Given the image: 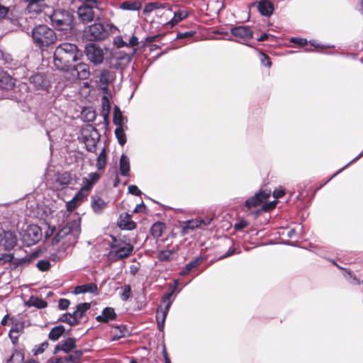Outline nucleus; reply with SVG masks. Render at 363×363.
<instances>
[{
	"mask_svg": "<svg viewBox=\"0 0 363 363\" xmlns=\"http://www.w3.org/2000/svg\"><path fill=\"white\" fill-rule=\"evenodd\" d=\"M82 57V51L76 44L62 43L55 50L53 62L58 70L69 72L72 65L80 61Z\"/></svg>",
	"mask_w": 363,
	"mask_h": 363,
	"instance_id": "nucleus-1",
	"label": "nucleus"
},
{
	"mask_svg": "<svg viewBox=\"0 0 363 363\" xmlns=\"http://www.w3.org/2000/svg\"><path fill=\"white\" fill-rule=\"evenodd\" d=\"M118 31V28L111 23L103 21L97 16L93 23L86 26L83 30V38L87 41H102L111 34Z\"/></svg>",
	"mask_w": 363,
	"mask_h": 363,
	"instance_id": "nucleus-2",
	"label": "nucleus"
},
{
	"mask_svg": "<svg viewBox=\"0 0 363 363\" xmlns=\"http://www.w3.org/2000/svg\"><path fill=\"white\" fill-rule=\"evenodd\" d=\"M30 36L33 45L42 51L47 50L57 40L54 30L45 24L35 26L31 30Z\"/></svg>",
	"mask_w": 363,
	"mask_h": 363,
	"instance_id": "nucleus-3",
	"label": "nucleus"
},
{
	"mask_svg": "<svg viewBox=\"0 0 363 363\" xmlns=\"http://www.w3.org/2000/svg\"><path fill=\"white\" fill-rule=\"evenodd\" d=\"M51 25L65 33H70L74 28V12L63 9H54L49 16Z\"/></svg>",
	"mask_w": 363,
	"mask_h": 363,
	"instance_id": "nucleus-4",
	"label": "nucleus"
},
{
	"mask_svg": "<svg viewBox=\"0 0 363 363\" xmlns=\"http://www.w3.org/2000/svg\"><path fill=\"white\" fill-rule=\"evenodd\" d=\"M18 244V238L16 232L11 230H1L0 231V248L6 252L14 249Z\"/></svg>",
	"mask_w": 363,
	"mask_h": 363,
	"instance_id": "nucleus-5",
	"label": "nucleus"
},
{
	"mask_svg": "<svg viewBox=\"0 0 363 363\" xmlns=\"http://www.w3.org/2000/svg\"><path fill=\"white\" fill-rule=\"evenodd\" d=\"M84 53L87 59L94 65H99L104 60L103 50L94 43H89L85 46Z\"/></svg>",
	"mask_w": 363,
	"mask_h": 363,
	"instance_id": "nucleus-6",
	"label": "nucleus"
},
{
	"mask_svg": "<svg viewBox=\"0 0 363 363\" xmlns=\"http://www.w3.org/2000/svg\"><path fill=\"white\" fill-rule=\"evenodd\" d=\"M42 238L41 228L37 225H28L24 230L23 239V242L30 246L35 245Z\"/></svg>",
	"mask_w": 363,
	"mask_h": 363,
	"instance_id": "nucleus-7",
	"label": "nucleus"
},
{
	"mask_svg": "<svg viewBox=\"0 0 363 363\" xmlns=\"http://www.w3.org/2000/svg\"><path fill=\"white\" fill-rule=\"evenodd\" d=\"M270 196V191L259 190L258 192L250 198L245 203V206L247 208H255L263 203Z\"/></svg>",
	"mask_w": 363,
	"mask_h": 363,
	"instance_id": "nucleus-8",
	"label": "nucleus"
},
{
	"mask_svg": "<svg viewBox=\"0 0 363 363\" xmlns=\"http://www.w3.org/2000/svg\"><path fill=\"white\" fill-rule=\"evenodd\" d=\"M134 246L129 241H126L123 245H120L113 251H111L110 254L113 256L114 260H121L128 257L132 255Z\"/></svg>",
	"mask_w": 363,
	"mask_h": 363,
	"instance_id": "nucleus-9",
	"label": "nucleus"
},
{
	"mask_svg": "<svg viewBox=\"0 0 363 363\" xmlns=\"http://www.w3.org/2000/svg\"><path fill=\"white\" fill-rule=\"evenodd\" d=\"M29 82L36 90H47L50 86V81L45 73L37 72L29 77Z\"/></svg>",
	"mask_w": 363,
	"mask_h": 363,
	"instance_id": "nucleus-10",
	"label": "nucleus"
},
{
	"mask_svg": "<svg viewBox=\"0 0 363 363\" xmlns=\"http://www.w3.org/2000/svg\"><path fill=\"white\" fill-rule=\"evenodd\" d=\"M94 8L88 4H82L77 9V15L79 21L85 24L89 22L95 21Z\"/></svg>",
	"mask_w": 363,
	"mask_h": 363,
	"instance_id": "nucleus-11",
	"label": "nucleus"
},
{
	"mask_svg": "<svg viewBox=\"0 0 363 363\" xmlns=\"http://www.w3.org/2000/svg\"><path fill=\"white\" fill-rule=\"evenodd\" d=\"M91 129L90 135H83L82 138L87 151L94 152L96 150V143L100 138V134L96 128L91 126Z\"/></svg>",
	"mask_w": 363,
	"mask_h": 363,
	"instance_id": "nucleus-12",
	"label": "nucleus"
},
{
	"mask_svg": "<svg viewBox=\"0 0 363 363\" xmlns=\"http://www.w3.org/2000/svg\"><path fill=\"white\" fill-rule=\"evenodd\" d=\"M117 225L123 230H132L137 227L136 223L132 220V214L128 212L120 214L117 220Z\"/></svg>",
	"mask_w": 363,
	"mask_h": 363,
	"instance_id": "nucleus-13",
	"label": "nucleus"
},
{
	"mask_svg": "<svg viewBox=\"0 0 363 363\" xmlns=\"http://www.w3.org/2000/svg\"><path fill=\"white\" fill-rule=\"evenodd\" d=\"M230 33L235 37H238L244 40H247L253 38V32L247 26H233L230 28Z\"/></svg>",
	"mask_w": 363,
	"mask_h": 363,
	"instance_id": "nucleus-14",
	"label": "nucleus"
},
{
	"mask_svg": "<svg viewBox=\"0 0 363 363\" xmlns=\"http://www.w3.org/2000/svg\"><path fill=\"white\" fill-rule=\"evenodd\" d=\"M211 220L205 221L203 219L200 220H189L184 222V225L181 230V235L182 236L187 235L189 233V230H194L196 228H199L202 225H208L210 223Z\"/></svg>",
	"mask_w": 363,
	"mask_h": 363,
	"instance_id": "nucleus-15",
	"label": "nucleus"
},
{
	"mask_svg": "<svg viewBox=\"0 0 363 363\" xmlns=\"http://www.w3.org/2000/svg\"><path fill=\"white\" fill-rule=\"evenodd\" d=\"M69 71L75 72L77 78L79 79H86L90 74L89 65L81 62L77 64L74 63Z\"/></svg>",
	"mask_w": 363,
	"mask_h": 363,
	"instance_id": "nucleus-16",
	"label": "nucleus"
},
{
	"mask_svg": "<svg viewBox=\"0 0 363 363\" xmlns=\"http://www.w3.org/2000/svg\"><path fill=\"white\" fill-rule=\"evenodd\" d=\"M64 228L66 229V233H67L69 240L72 237L73 243L75 244L77 242V239L81 233L80 223L75 220L69 222L65 226H64Z\"/></svg>",
	"mask_w": 363,
	"mask_h": 363,
	"instance_id": "nucleus-17",
	"label": "nucleus"
},
{
	"mask_svg": "<svg viewBox=\"0 0 363 363\" xmlns=\"http://www.w3.org/2000/svg\"><path fill=\"white\" fill-rule=\"evenodd\" d=\"M117 318V314L115 310L112 307L107 306L102 311L101 315L96 317V320L98 322L107 323L111 320H115Z\"/></svg>",
	"mask_w": 363,
	"mask_h": 363,
	"instance_id": "nucleus-18",
	"label": "nucleus"
},
{
	"mask_svg": "<svg viewBox=\"0 0 363 363\" xmlns=\"http://www.w3.org/2000/svg\"><path fill=\"white\" fill-rule=\"evenodd\" d=\"M15 79L6 72L0 69V88L10 90L14 87Z\"/></svg>",
	"mask_w": 363,
	"mask_h": 363,
	"instance_id": "nucleus-19",
	"label": "nucleus"
},
{
	"mask_svg": "<svg viewBox=\"0 0 363 363\" xmlns=\"http://www.w3.org/2000/svg\"><path fill=\"white\" fill-rule=\"evenodd\" d=\"M28 2L27 10L30 13L38 14L46 6L45 0H24Z\"/></svg>",
	"mask_w": 363,
	"mask_h": 363,
	"instance_id": "nucleus-20",
	"label": "nucleus"
},
{
	"mask_svg": "<svg viewBox=\"0 0 363 363\" xmlns=\"http://www.w3.org/2000/svg\"><path fill=\"white\" fill-rule=\"evenodd\" d=\"M98 291L97 285L95 283L91 282L85 284L77 285L74 287L73 294L78 295L85 293L96 294Z\"/></svg>",
	"mask_w": 363,
	"mask_h": 363,
	"instance_id": "nucleus-21",
	"label": "nucleus"
},
{
	"mask_svg": "<svg viewBox=\"0 0 363 363\" xmlns=\"http://www.w3.org/2000/svg\"><path fill=\"white\" fill-rule=\"evenodd\" d=\"M257 9L261 15L269 17L273 13L274 7L269 0H261L258 4Z\"/></svg>",
	"mask_w": 363,
	"mask_h": 363,
	"instance_id": "nucleus-22",
	"label": "nucleus"
},
{
	"mask_svg": "<svg viewBox=\"0 0 363 363\" xmlns=\"http://www.w3.org/2000/svg\"><path fill=\"white\" fill-rule=\"evenodd\" d=\"M84 197V194L82 190H79L73 198L67 202L66 208L69 212L73 211L78 206H79Z\"/></svg>",
	"mask_w": 363,
	"mask_h": 363,
	"instance_id": "nucleus-23",
	"label": "nucleus"
},
{
	"mask_svg": "<svg viewBox=\"0 0 363 363\" xmlns=\"http://www.w3.org/2000/svg\"><path fill=\"white\" fill-rule=\"evenodd\" d=\"M107 203L98 196H91V208L95 213L100 214L106 207Z\"/></svg>",
	"mask_w": 363,
	"mask_h": 363,
	"instance_id": "nucleus-24",
	"label": "nucleus"
},
{
	"mask_svg": "<svg viewBox=\"0 0 363 363\" xmlns=\"http://www.w3.org/2000/svg\"><path fill=\"white\" fill-rule=\"evenodd\" d=\"M130 169V160L127 155L123 153L119 161V170L121 175L123 177L129 176Z\"/></svg>",
	"mask_w": 363,
	"mask_h": 363,
	"instance_id": "nucleus-25",
	"label": "nucleus"
},
{
	"mask_svg": "<svg viewBox=\"0 0 363 363\" xmlns=\"http://www.w3.org/2000/svg\"><path fill=\"white\" fill-rule=\"evenodd\" d=\"M127 118L123 116V112L121 111L120 107L117 105L114 106L113 108V123L116 127L119 126H125L124 122L127 121Z\"/></svg>",
	"mask_w": 363,
	"mask_h": 363,
	"instance_id": "nucleus-26",
	"label": "nucleus"
},
{
	"mask_svg": "<svg viewBox=\"0 0 363 363\" xmlns=\"http://www.w3.org/2000/svg\"><path fill=\"white\" fill-rule=\"evenodd\" d=\"M76 342L77 340L75 337H68L59 343L61 346L62 351L68 354L77 347Z\"/></svg>",
	"mask_w": 363,
	"mask_h": 363,
	"instance_id": "nucleus-27",
	"label": "nucleus"
},
{
	"mask_svg": "<svg viewBox=\"0 0 363 363\" xmlns=\"http://www.w3.org/2000/svg\"><path fill=\"white\" fill-rule=\"evenodd\" d=\"M65 333V328L62 325H57L50 330L48 334V338L51 341H57Z\"/></svg>",
	"mask_w": 363,
	"mask_h": 363,
	"instance_id": "nucleus-28",
	"label": "nucleus"
},
{
	"mask_svg": "<svg viewBox=\"0 0 363 363\" xmlns=\"http://www.w3.org/2000/svg\"><path fill=\"white\" fill-rule=\"evenodd\" d=\"M72 179L69 172H63L57 174L55 181L62 188H65L71 184Z\"/></svg>",
	"mask_w": 363,
	"mask_h": 363,
	"instance_id": "nucleus-29",
	"label": "nucleus"
},
{
	"mask_svg": "<svg viewBox=\"0 0 363 363\" xmlns=\"http://www.w3.org/2000/svg\"><path fill=\"white\" fill-rule=\"evenodd\" d=\"M166 228V225L163 222L157 221L153 223L150 228V233L155 238H159Z\"/></svg>",
	"mask_w": 363,
	"mask_h": 363,
	"instance_id": "nucleus-30",
	"label": "nucleus"
},
{
	"mask_svg": "<svg viewBox=\"0 0 363 363\" xmlns=\"http://www.w3.org/2000/svg\"><path fill=\"white\" fill-rule=\"evenodd\" d=\"M24 352L21 350H18L16 348L13 349L12 354L9 359H7L6 363H23L24 362Z\"/></svg>",
	"mask_w": 363,
	"mask_h": 363,
	"instance_id": "nucleus-31",
	"label": "nucleus"
},
{
	"mask_svg": "<svg viewBox=\"0 0 363 363\" xmlns=\"http://www.w3.org/2000/svg\"><path fill=\"white\" fill-rule=\"evenodd\" d=\"M113 81V72L103 69L99 76V82L101 85H109Z\"/></svg>",
	"mask_w": 363,
	"mask_h": 363,
	"instance_id": "nucleus-32",
	"label": "nucleus"
},
{
	"mask_svg": "<svg viewBox=\"0 0 363 363\" xmlns=\"http://www.w3.org/2000/svg\"><path fill=\"white\" fill-rule=\"evenodd\" d=\"M136 52V49H134L131 53H126L123 52H116L112 55L118 61L123 62L125 65H128L133 55Z\"/></svg>",
	"mask_w": 363,
	"mask_h": 363,
	"instance_id": "nucleus-33",
	"label": "nucleus"
},
{
	"mask_svg": "<svg viewBox=\"0 0 363 363\" xmlns=\"http://www.w3.org/2000/svg\"><path fill=\"white\" fill-rule=\"evenodd\" d=\"M27 305L28 306H34L38 309H43L47 307L48 303L42 298L32 296L28 299Z\"/></svg>",
	"mask_w": 363,
	"mask_h": 363,
	"instance_id": "nucleus-34",
	"label": "nucleus"
},
{
	"mask_svg": "<svg viewBox=\"0 0 363 363\" xmlns=\"http://www.w3.org/2000/svg\"><path fill=\"white\" fill-rule=\"evenodd\" d=\"M127 128V126H119L116 127L114 131L118 143L121 146H123L127 142L126 135L125 133V130Z\"/></svg>",
	"mask_w": 363,
	"mask_h": 363,
	"instance_id": "nucleus-35",
	"label": "nucleus"
},
{
	"mask_svg": "<svg viewBox=\"0 0 363 363\" xmlns=\"http://www.w3.org/2000/svg\"><path fill=\"white\" fill-rule=\"evenodd\" d=\"M106 62L108 65L109 68L115 69L117 70H123L127 66L123 62L118 61L113 55L109 58H106Z\"/></svg>",
	"mask_w": 363,
	"mask_h": 363,
	"instance_id": "nucleus-36",
	"label": "nucleus"
},
{
	"mask_svg": "<svg viewBox=\"0 0 363 363\" xmlns=\"http://www.w3.org/2000/svg\"><path fill=\"white\" fill-rule=\"evenodd\" d=\"M176 250H162L158 252L157 258L160 262H170L172 261V255H174Z\"/></svg>",
	"mask_w": 363,
	"mask_h": 363,
	"instance_id": "nucleus-37",
	"label": "nucleus"
},
{
	"mask_svg": "<svg viewBox=\"0 0 363 363\" xmlns=\"http://www.w3.org/2000/svg\"><path fill=\"white\" fill-rule=\"evenodd\" d=\"M83 355V351L76 350L72 354L64 357V362L66 363H78Z\"/></svg>",
	"mask_w": 363,
	"mask_h": 363,
	"instance_id": "nucleus-38",
	"label": "nucleus"
},
{
	"mask_svg": "<svg viewBox=\"0 0 363 363\" xmlns=\"http://www.w3.org/2000/svg\"><path fill=\"white\" fill-rule=\"evenodd\" d=\"M141 6L138 1H125L121 4L120 8L125 11H139Z\"/></svg>",
	"mask_w": 363,
	"mask_h": 363,
	"instance_id": "nucleus-39",
	"label": "nucleus"
},
{
	"mask_svg": "<svg viewBox=\"0 0 363 363\" xmlns=\"http://www.w3.org/2000/svg\"><path fill=\"white\" fill-rule=\"evenodd\" d=\"M101 106H102V116L105 121L107 122L108 116L110 113L111 105L110 101L106 95H104L101 99Z\"/></svg>",
	"mask_w": 363,
	"mask_h": 363,
	"instance_id": "nucleus-40",
	"label": "nucleus"
},
{
	"mask_svg": "<svg viewBox=\"0 0 363 363\" xmlns=\"http://www.w3.org/2000/svg\"><path fill=\"white\" fill-rule=\"evenodd\" d=\"M30 262V259H27L26 256L21 258H15L13 257V259L11 262V264H9V268L11 270H14L21 266H26Z\"/></svg>",
	"mask_w": 363,
	"mask_h": 363,
	"instance_id": "nucleus-41",
	"label": "nucleus"
},
{
	"mask_svg": "<svg viewBox=\"0 0 363 363\" xmlns=\"http://www.w3.org/2000/svg\"><path fill=\"white\" fill-rule=\"evenodd\" d=\"M110 236L111 238V242L109 243V247L111 249V251L119 247L120 245H123L128 240L126 236H123V238H117L113 235H111Z\"/></svg>",
	"mask_w": 363,
	"mask_h": 363,
	"instance_id": "nucleus-42",
	"label": "nucleus"
},
{
	"mask_svg": "<svg viewBox=\"0 0 363 363\" xmlns=\"http://www.w3.org/2000/svg\"><path fill=\"white\" fill-rule=\"evenodd\" d=\"M166 5L158 2H150L145 5L143 13V14H148L152 11L158 9H165Z\"/></svg>",
	"mask_w": 363,
	"mask_h": 363,
	"instance_id": "nucleus-43",
	"label": "nucleus"
},
{
	"mask_svg": "<svg viewBox=\"0 0 363 363\" xmlns=\"http://www.w3.org/2000/svg\"><path fill=\"white\" fill-rule=\"evenodd\" d=\"M106 150L105 147H104L96 158V167L98 170H101L105 168L106 164Z\"/></svg>",
	"mask_w": 363,
	"mask_h": 363,
	"instance_id": "nucleus-44",
	"label": "nucleus"
},
{
	"mask_svg": "<svg viewBox=\"0 0 363 363\" xmlns=\"http://www.w3.org/2000/svg\"><path fill=\"white\" fill-rule=\"evenodd\" d=\"M91 303L88 302L81 303L77 305L76 310L79 315V318H82L86 315V312L90 309Z\"/></svg>",
	"mask_w": 363,
	"mask_h": 363,
	"instance_id": "nucleus-45",
	"label": "nucleus"
},
{
	"mask_svg": "<svg viewBox=\"0 0 363 363\" xmlns=\"http://www.w3.org/2000/svg\"><path fill=\"white\" fill-rule=\"evenodd\" d=\"M0 60H1L2 63L8 68H11V66L13 65V59L11 55L3 51H0Z\"/></svg>",
	"mask_w": 363,
	"mask_h": 363,
	"instance_id": "nucleus-46",
	"label": "nucleus"
},
{
	"mask_svg": "<svg viewBox=\"0 0 363 363\" xmlns=\"http://www.w3.org/2000/svg\"><path fill=\"white\" fill-rule=\"evenodd\" d=\"M65 237L69 240V236L67 233H66V229L64 227L55 235V237L52 240V245H55L59 243L62 239Z\"/></svg>",
	"mask_w": 363,
	"mask_h": 363,
	"instance_id": "nucleus-47",
	"label": "nucleus"
},
{
	"mask_svg": "<svg viewBox=\"0 0 363 363\" xmlns=\"http://www.w3.org/2000/svg\"><path fill=\"white\" fill-rule=\"evenodd\" d=\"M65 237L69 240V236L67 233H66V229L64 227L55 235V237L52 240V245H55L59 243L62 239Z\"/></svg>",
	"mask_w": 363,
	"mask_h": 363,
	"instance_id": "nucleus-48",
	"label": "nucleus"
},
{
	"mask_svg": "<svg viewBox=\"0 0 363 363\" xmlns=\"http://www.w3.org/2000/svg\"><path fill=\"white\" fill-rule=\"evenodd\" d=\"M196 32L195 30H189L185 32H177L176 37L173 39V40H182V39H189L193 37Z\"/></svg>",
	"mask_w": 363,
	"mask_h": 363,
	"instance_id": "nucleus-49",
	"label": "nucleus"
},
{
	"mask_svg": "<svg viewBox=\"0 0 363 363\" xmlns=\"http://www.w3.org/2000/svg\"><path fill=\"white\" fill-rule=\"evenodd\" d=\"M203 261V258L201 256L195 257L193 260L186 264V267L191 271L194 269L197 268Z\"/></svg>",
	"mask_w": 363,
	"mask_h": 363,
	"instance_id": "nucleus-50",
	"label": "nucleus"
},
{
	"mask_svg": "<svg viewBox=\"0 0 363 363\" xmlns=\"http://www.w3.org/2000/svg\"><path fill=\"white\" fill-rule=\"evenodd\" d=\"M123 292L121 294L120 297L123 301H127L131 294V286L129 284H124L122 287Z\"/></svg>",
	"mask_w": 363,
	"mask_h": 363,
	"instance_id": "nucleus-51",
	"label": "nucleus"
},
{
	"mask_svg": "<svg viewBox=\"0 0 363 363\" xmlns=\"http://www.w3.org/2000/svg\"><path fill=\"white\" fill-rule=\"evenodd\" d=\"M24 330V323H13L9 333L10 334H19V335L23 333Z\"/></svg>",
	"mask_w": 363,
	"mask_h": 363,
	"instance_id": "nucleus-52",
	"label": "nucleus"
},
{
	"mask_svg": "<svg viewBox=\"0 0 363 363\" xmlns=\"http://www.w3.org/2000/svg\"><path fill=\"white\" fill-rule=\"evenodd\" d=\"M66 249L64 247L63 250L59 249L56 252L51 253L50 255V259L54 262H58L61 260L65 255Z\"/></svg>",
	"mask_w": 363,
	"mask_h": 363,
	"instance_id": "nucleus-53",
	"label": "nucleus"
},
{
	"mask_svg": "<svg viewBox=\"0 0 363 363\" xmlns=\"http://www.w3.org/2000/svg\"><path fill=\"white\" fill-rule=\"evenodd\" d=\"M36 267L41 272H47L51 267V264L49 260L40 259L36 264Z\"/></svg>",
	"mask_w": 363,
	"mask_h": 363,
	"instance_id": "nucleus-54",
	"label": "nucleus"
},
{
	"mask_svg": "<svg viewBox=\"0 0 363 363\" xmlns=\"http://www.w3.org/2000/svg\"><path fill=\"white\" fill-rule=\"evenodd\" d=\"M13 259V253H3L0 255V266L4 265L6 263L11 264Z\"/></svg>",
	"mask_w": 363,
	"mask_h": 363,
	"instance_id": "nucleus-55",
	"label": "nucleus"
},
{
	"mask_svg": "<svg viewBox=\"0 0 363 363\" xmlns=\"http://www.w3.org/2000/svg\"><path fill=\"white\" fill-rule=\"evenodd\" d=\"M276 204H277V201H276V200H274V201H272V202H269V203H264L262 205V208H261V209H259V210H257V211H256V214H257V215H259V213H260L262 211H265V212L269 211H270L271 209L274 208L275 207Z\"/></svg>",
	"mask_w": 363,
	"mask_h": 363,
	"instance_id": "nucleus-56",
	"label": "nucleus"
},
{
	"mask_svg": "<svg viewBox=\"0 0 363 363\" xmlns=\"http://www.w3.org/2000/svg\"><path fill=\"white\" fill-rule=\"evenodd\" d=\"M344 271H345V272L348 275L347 279L352 284L358 285L360 284L359 279H358L357 277L354 274H353L349 269H344Z\"/></svg>",
	"mask_w": 363,
	"mask_h": 363,
	"instance_id": "nucleus-57",
	"label": "nucleus"
},
{
	"mask_svg": "<svg viewBox=\"0 0 363 363\" xmlns=\"http://www.w3.org/2000/svg\"><path fill=\"white\" fill-rule=\"evenodd\" d=\"M174 16L177 18V21L180 22L188 17L189 13L186 11L179 9L174 12Z\"/></svg>",
	"mask_w": 363,
	"mask_h": 363,
	"instance_id": "nucleus-58",
	"label": "nucleus"
},
{
	"mask_svg": "<svg viewBox=\"0 0 363 363\" xmlns=\"http://www.w3.org/2000/svg\"><path fill=\"white\" fill-rule=\"evenodd\" d=\"M165 303H166L165 307L163 309H162L161 305H159L157 308V313L159 312V310L160 309L162 312V318H167L169 308L171 307V305H172V301H169Z\"/></svg>",
	"mask_w": 363,
	"mask_h": 363,
	"instance_id": "nucleus-59",
	"label": "nucleus"
},
{
	"mask_svg": "<svg viewBox=\"0 0 363 363\" xmlns=\"http://www.w3.org/2000/svg\"><path fill=\"white\" fill-rule=\"evenodd\" d=\"M49 345V343L48 341H45L43 342H42L38 347L37 349H33V354L34 355H38V354H40L41 353H43L46 348H48Z\"/></svg>",
	"mask_w": 363,
	"mask_h": 363,
	"instance_id": "nucleus-60",
	"label": "nucleus"
},
{
	"mask_svg": "<svg viewBox=\"0 0 363 363\" xmlns=\"http://www.w3.org/2000/svg\"><path fill=\"white\" fill-rule=\"evenodd\" d=\"M240 253V251H237L236 248L233 246H231L229 247L228 250L223 255H220L218 258V259H222L227 258L230 256H232L235 254H239Z\"/></svg>",
	"mask_w": 363,
	"mask_h": 363,
	"instance_id": "nucleus-61",
	"label": "nucleus"
},
{
	"mask_svg": "<svg viewBox=\"0 0 363 363\" xmlns=\"http://www.w3.org/2000/svg\"><path fill=\"white\" fill-rule=\"evenodd\" d=\"M260 55H261L260 60H261L262 65L265 67H270L272 65V62L270 60L269 57L262 51L260 52Z\"/></svg>",
	"mask_w": 363,
	"mask_h": 363,
	"instance_id": "nucleus-62",
	"label": "nucleus"
},
{
	"mask_svg": "<svg viewBox=\"0 0 363 363\" xmlns=\"http://www.w3.org/2000/svg\"><path fill=\"white\" fill-rule=\"evenodd\" d=\"M70 305V301L67 298H60L58 301V308L62 311L67 310Z\"/></svg>",
	"mask_w": 363,
	"mask_h": 363,
	"instance_id": "nucleus-63",
	"label": "nucleus"
},
{
	"mask_svg": "<svg viewBox=\"0 0 363 363\" xmlns=\"http://www.w3.org/2000/svg\"><path fill=\"white\" fill-rule=\"evenodd\" d=\"M113 44L117 48H123L124 46L128 45V44L123 40V38L121 35H117L114 38Z\"/></svg>",
	"mask_w": 363,
	"mask_h": 363,
	"instance_id": "nucleus-64",
	"label": "nucleus"
}]
</instances>
